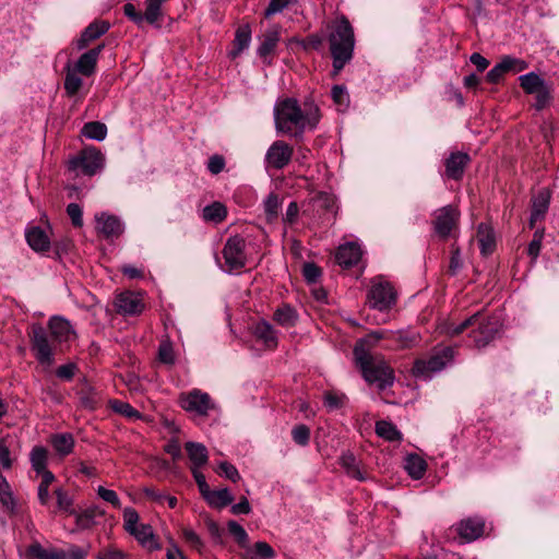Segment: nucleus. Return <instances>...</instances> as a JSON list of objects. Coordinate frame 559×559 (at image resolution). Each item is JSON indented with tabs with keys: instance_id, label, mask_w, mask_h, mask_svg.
Here are the masks:
<instances>
[{
	"instance_id": "1",
	"label": "nucleus",
	"mask_w": 559,
	"mask_h": 559,
	"mask_svg": "<svg viewBox=\"0 0 559 559\" xmlns=\"http://www.w3.org/2000/svg\"><path fill=\"white\" fill-rule=\"evenodd\" d=\"M47 325L49 333L40 324H34L31 334V350L36 360L44 366L53 364L58 346L75 338L72 324L61 316H52Z\"/></svg>"
},
{
	"instance_id": "2",
	"label": "nucleus",
	"mask_w": 559,
	"mask_h": 559,
	"mask_svg": "<svg viewBox=\"0 0 559 559\" xmlns=\"http://www.w3.org/2000/svg\"><path fill=\"white\" fill-rule=\"evenodd\" d=\"M319 120V108L313 102H306L302 110L296 99L286 98L274 109L276 131L296 139H301L307 129H314Z\"/></svg>"
},
{
	"instance_id": "3",
	"label": "nucleus",
	"mask_w": 559,
	"mask_h": 559,
	"mask_svg": "<svg viewBox=\"0 0 559 559\" xmlns=\"http://www.w3.org/2000/svg\"><path fill=\"white\" fill-rule=\"evenodd\" d=\"M380 337L377 333H372L367 338L358 340L353 354L355 364L360 369L364 379L368 383H374L379 390H385L394 383L393 369L381 356H373L369 347V343H376Z\"/></svg>"
},
{
	"instance_id": "4",
	"label": "nucleus",
	"mask_w": 559,
	"mask_h": 559,
	"mask_svg": "<svg viewBox=\"0 0 559 559\" xmlns=\"http://www.w3.org/2000/svg\"><path fill=\"white\" fill-rule=\"evenodd\" d=\"M328 40L333 59V72L338 74L353 59L355 48L354 29L347 17L341 16L335 21Z\"/></svg>"
},
{
	"instance_id": "5",
	"label": "nucleus",
	"mask_w": 559,
	"mask_h": 559,
	"mask_svg": "<svg viewBox=\"0 0 559 559\" xmlns=\"http://www.w3.org/2000/svg\"><path fill=\"white\" fill-rule=\"evenodd\" d=\"M454 354V348L451 346L436 347L427 359L421 358L414 362L413 374L417 379L430 380L453 362Z\"/></svg>"
},
{
	"instance_id": "6",
	"label": "nucleus",
	"mask_w": 559,
	"mask_h": 559,
	"mask_svg": "<svg viewBox=\"0 0 559 559\" xmlns=\"http://www.w3.org/2000/svg\"><path fill=\"white\" fill-rule=\"evenodd\" d=\"M105 166L104 154L94 146L83 148L78 155L71 157L68 162V169L74 173L76 177H92L100 171Z\"/></svg>"
},
{
	"instance_id": "7",
	"label": "nucleus",
	"mask_w": 559,
	"mask_h": 559,
	"mask_svg": "<svg viewBox=\"0 0 559 559\" xmlns=\"http://www.w3.org/2000/svg\"><path fill=\"white\" fill-rule=\"evenodd\" d=\"M226 272L240 270L246 266V240L240 235L230 236L223 248Z\"/></svg>"
},
{
	"instance_id": "8",
	"label": "nucleus",
	"mask_w": 559,
	"mask_h": 559,
	"mask_svg": "<svg viewBox=\"0 0 559 559\" xmlns=\"http://www.w3.org/2000/svg\"><path fill=\"white\" fill-rule=\"evenodd\" d=\"M368 302L372 309L388 311L396 302V293L389 282H374L368 292Z\"/></svg>"
},
{
	"instance_id": "9",
	"label": "nucleus",
	"mask_w": 559,
	"mask_h": 559,
	"mask_svg": "<svg viewBox=\"0 0 559 559\" xmlns=\"http://www.w3.org/2000/svg\"><path fill=\"white\" fill-rule=\"evenodd\" d=\"M180 406L189 413L206 416L210 409L214 408L211 396L199 389L182 393L179 399Z\"/></svg>"
},
{
	"instance_id": "10",
	"label": "nucleus",
	"mask_w": 559,
	"mask_h": 559,
	"mask_svg": "<svg viewBox=\"0 0 559 559\" xmlns=\"http://www.w3.org/2000/svg\"><path fill=\"white\" fill-rule=\"evenodd\" d=\"M293 147L282 140L274 141L264 156L266 167L274 169L285 168L292 160Z\"/></svg>"
},
{
	"instance_id": "11",
	"label": "nucleus",
	"mask_w": 559,
	"mask_h": 559,
	"mask_svg": "<svg viewBox=\"0 0 559 559\" xmlns=\"http://www.w3.org/2000/svg\"><path fill=\"white\" fill-rule=\"evenodd\" d=\"M460 212L452 205L443 206L435 212V231L438 236L445 239L450 236L452 229L456 226Z\"/></svg>"
},
{
	"instance_id": "12",
	"label": "nucleus",
	"mask_w": 559,
	"mask_h": 559,
	"mask_svg": "<svg viewBox=\"0 0 559 559\" xmlns=\"http://www.w3.org/2000/svg\"><path fill=\"white\" fill-rule=\"evenodd\" d=\"M528 63L522 59L504 56L487 74L486 80L489 83H498L507 72H521L527 69Z\"/></svg>"
},
{
	"instance_id": "13",
	"label": "nucleus",
	"mask_w": 559,
	"mask_h": 559,
	"mask_svg": "<svg viewBox=\"0 0 559 559\" xmlns=\"http://www.w3.org/2000/svg\"><path fill=\"white\" fill-rule=\"evenodd\" d=\"M95 223L97 233L107 239L117 238L124 230V224L122 221L118 216L107 212L95 214Z\"/></svg>"
},
{
	"instance_id": "14",
	"label": "nucleus",
	"mask_w": 559,
	"mask_h": 559,
	"mask_svg": "<svg viewBox=\"0 0 559 559\" xmlns=\"http://www.w3.org/2000/svg\"><path fill=\"white\" fill-rule=\"evenodd\" d=\"M500 329L499 321L488 319L486 321L478 320L477 329L473 330L471 337L477 348L487 346L498 334Z\"/></svg>"
},
{
	"instance_id": "15",
	"label": "nucleus",
	"mask_w": 559,
	"mask_h": 559,
	"mask_svg": "<svg viewBox=\"0 0 559 559\" xmlns=\"http://www.w3.org/2000/svg\"><path fill=\"white\" fill-rule=\"evenodd\" d=\"M115 308L122 316H138L144 310V304L139 295L132 292H123L117 295Z\"/></svg>"
},
{
	"instance_id": "16",
	"label": "nucleus",
	"mask_w": 559,
	"mask_h": 559,
	"mask_svg": "<svg viewBox=\"0 0 559 559\" xmlns=\"http://www.w3.org/2000/svg\"><path fill=\"white\" fill-rule=\"evenodd\" d=\"M485 521L479 516H473L462 520L455 530L464 542L471 543L483 535Z\"/></svg>"
},
{
	"instance_id": "17",
	"label": "nucleus",
	"mask_w": 559,
	"mask_h": 559,
	"mask_svg": "<svg viewBox=\"0 0 559 559\" xmlns=\"http://www.w3.org/2000/svg\"><path fill=\"white\" fill-rule=\"evenodd\" d=\"M361 255L360 246L355 242H346L337 248L335 260L340 266L349 269L359 262Z\"/></svg>"
},
{
	"instance_id": "18",
	"label": "nucleus",
	"mask_w": 559,
	"mask_h": 559,
	"mask_svg": "<svg viewBox=\"0 0 559 559\" xmlns=\"http://www.w3.org/2000/svg\"><path fill=\"white\" fill-rule=\"evenodd\" d=\"M471 157L467 153L454 152L445 159V175L453 180H461L465 167L469 164Z\"/></svg>"
},
{
	"instance_id": "19",
	"label": "nucleus",
	"mask_w": 559,
	"mask_h": 559,
	"mask_svg": "<svg viewBox=\"0 0 559 559\" xmlns=\"http://www.w3.org/2000/svg\"><path fill=\"white\" fill-rule=\"evenodd\" d=\"M104 48V45H98L85 51L78 61L72 64V69L84 76H91L96 70L98 57Z\"/></svg>"
},
{
	"instance_id": "20",
	"label": "nucleus",
	"mask_w": 559,
	"mask_h": 559,
	"mask_svg": "<svg viewBox=\"0 0 559 559\" xmlns=\"http://www.w3.org/2000/svg\"><path fill=\"white\" fill-rule=\"evenodd\" d=\"M551 193L548 189L543 188L538 191V193L532 200V210L530 217V227L533 228L537 221H540L546 215L549 203H550Z\"/></svg>"
},
{
	"instance_id": "21",
	"label": "nucleus",
	"mask_w": 559,
	"mask_h": 559,
	"mask_svg": "<svg viewBox=\"0 0 559 559\" xmlns=\"http://www.w3.org/2000/svg\"><path fill=\"white\" fill-rule=\"evenodd\" d=\"M109 29V23L105 21H94L91 23L81 34L80 38H78L74 43L78 50H82L87 47V45L99 38Z\"/></svg>"
},
{
	"instance_id": "22",
	"label": "nucleus",
	"mask_w": 559,
	"mask_h": 559,
	"mask_svg": "<svg viewBox=\"0 0 559 559\" xmlns=\"http://www.w3.org/2000/svg\"><path fill=\"white\" fill-rule=\"evenodd\" d=\"M185 449L187 451L188 457L191 462V468H201L209 462V452L206 447L203 443L188 441L185 444Z\"/></svg>"
},
{
	"instance_id": "23",
	"label": "nucleus",
	"mask_w": 559,
	"mask_h": 559,
	"mask_svg": "<svg viewBox=\"0 0 559 559\" xmlns=\"http://www.w3.org/2000/svg\"><path fill=\"white\" fill-rule=\"evenodd\" d=\"M312 207L319 216H325L329 215L331 217H334L336 213V202L335 197L328 192H319L313 199L311 200Z\"/></svg>"
},
{
	"instance_id": "24",
	"label": "nucleus",
	"mask_w": 559,
	"mask_h": 559,
	"mask_svg": "<svg viewBox=\"0 0 559 559\" xmlns=\"http://www.w3.org/2000/svg\"><path fill=\"white\" fill-rule=\"evenodd\" d=\"M477 240L483 255H488L493 252L496 238L491 226L480 223L477 228Z\"/></svg>"
},
{
	"instance_id": "25",
	"label": "nucleus",
	"mask_w": 559,
	"mask_h": 559,
	"mask_svg": "<svg viewBox=\"0 0 559 559\" xmlns=\"http://www.w3.org/2000/svg\"><path fill=\"white\" fill-rule=\"evenodd\" d=\"M253 334L258 340L262 341L266 347H276L277 332L267 321H259L253 328Z\"/></svg>"
},
{
	"instance_id": "26",
	"label": "nucleus",
	"mask_w": 559,
	"mask_h": 559,
	"mask_svg": "<svg viewBox=\"0 0 559 559\" xmlns=\"http://www.w3.org/2000/svg\"><path fill=\"white\" fill-rule=\"evenodd\" d=\"M251 43V28L249 24L240 25L235 33L234 48L229 52V57L235 59L243 50L249 48Z\"/></svg>"
},
{
	"instance_id": "27",
	"label": "nucleus",
	"mask_w": 559,
	"mask_h": 559,
	"mask_svg": "<svg viewBox=\"0 0 559 559\" xmlns=\"http://www.w3.org/2000/svg\"><path fill=\"white\" fill-rule=\"evenodd\" d=\"M132 536L136 538V540L150 551L158 550L160 545L156 540L153 528L150 524H141L135 527L133 533H130Z\"/></svg>"
},
{
	"instance_id": "28",
	"label": "nucleus",
	"mask_w": 559,
	"mask_h": 559,
	"mask_svg": "<svg viewBox=\"0 0 559 559\" xmlns=\"http://www.w3.org/2000/svg\"><path fill=\"white\" fill-rule=\"evenodd\" d=\"M274 557V549L265 542H257L253 546L247 544L241 554L242 559H272Z\"/></svg>"
},
{
	"instance_id": "29",
	"label": "nucleus",
	"mask_w": 559,
	"mask_h": 559,
	"mask_svg": "<svg viewBox=\"0 0 559 559\" xmlns=\"http://www.w3.org/2000/svg\"><path fill=\"white\" fill-rule=\"evenodd\" d=\"M63 70H64L63 87H64L66 94L69 97H73L79 93L80 88L82 87L83 80L79 75L80 72H76L75 70L72 69V63L70 61L67 62Z\"/></svg>"
},
{
	"instance_id": "30",
	"label": "nucleus",
	"mask_w": 559,
	"mask_h": 559,
	"mask_svg": "<svg viewBox=\"0 0 559 559\" xmlns=\"http://www.w3.org/2000/svg\"><path fill=\"white\" fill-rule=\"evenodd\" d=\"M26 240L29 247L35 251H46L49 249V238L44 229L39 226L29 228L26 231Z\"/></svg>"
},
{
	"instance_id": "31",
	"label": "nucleus",
	"mask_w": 559,
	"mask_h": 559,
	"mask_svg": "<svg viewBox=\"0 0 559 559\" xmlns=\"http://www.w3.org/2000/svg\"><path fill=\"white\" fill-rule=\"evenodd\" d=\"M404 468L413 479H420L427 469L426 461L416 453L408 454L405 457Z\"/></svg>"
},
{
	"instance_id": "32",
	"label": "nucleus",
	"mask_w": 559,
	"mask_h": 559,
	"mask_svg": "<svg viewBox=\"0 0 559 559\" xmlns=\"http://www.w3.org/2000/svg\"><path fill=\"white\" fill-rule=\"evenodd\" d=\"M50 443L60 456H67L73 451L75 442L72 433L63 432L52 435Z\"/></svg>"
},
{
	"instance_id": "33",
	"label": "nucleus",
	"mask_w": 559,
	"mask_h": 559,
	"mask_svg": "<svg viewBox=\"0 0 559 559\" xmlns=\"http://www.w3.org/2000/svg\"><path fill=\"white\" fill-rule=\"evenodd\" d=\"M273 319L277 324L290 328L297 323L298 313L290 305L284 304L275 310Z\"/></svg>"
},
{
	"instance_id": "34",
	"label": "nucleus",
	"mask_w": 559,
	"mask_h": 559,
	"mask_svg": "<svg viewBox=\"0 0 559 559\" xmlns=\"http://www.w3.org/2000/svg\"><path fill=\"white\" fill-rule=\"evenodd\" d=\"M280 41V33L277 29L272 28L265 32L261 38V44L257 49V55L261 58H266L276 48Z\"/></svg>"
},
{
	"instance_id": "35",
	"label": "nucleus",
	"mask_w": 559,
	"mask_h": 559,
	"mask_svg": "<svg viewBox=\"0 0 559 559\" xmlns=\"http://www.w3.org/2000/svg\"><path fill=\"white\" fill-rule=\"evenodd\" d=\"M204 499L211 507L223 509L234 501V496L228 488H222L210 490V493H207Z\"/></svg>"
},
{
	"instance_id": "36",
	"label": "nucleus",
	"mask_w": 559,
	"mask_h": 559,
	"mask_svg": "<svg viewBox=\"0 0 559 559\" xmlns=\"http://www.w3.org/2000/svg\"><path fill=\"white\" fill-rule=\"evenodd\" d=\"M519 81L521 87L527 94H534L548 85L546 81L535 72H528L526 74L520 75Z\"/></svg>"
},
{
	"instance_id": "37",
	"label": "nucleus",
	"mask_w": 559,
	"mask_h": 559,
	"mask_svg": "<svg viewBox=\"0 0 559 559\" xmlns=\"http://www.w3.org/2000/svg\"><path fill=\"white\" fill-rule=\"evenodd\" d=\"M107 131V126L104 122L91 121L83 126L81 133L90 140L102 142L106 139Z\"/></svg>"
},
{
	"instance_id": "38",
	"label": "nucleus",
	"mask_w": 559,
	"mask_h": 559,
	"mask_svg": "<svg viewBox=\"0 0 559 559\" xmlns=\"http://www.w3.org/2000/svg\"><path fill=\"white\" fill-rule=\"evenodd\" d=\"M227 216V209L221 202H213L203 209L202 217L205 222L218 224Z\"/></svg>"
},
{
	"instance_id": "39",
	"label": "nucleus",
	"mask_w": 559,
	"mask_h": 559,
	"mask_svg": "<svg viewBox=\"0 0 559 559\" xmlns=\"http://www.w3.org/2000/svg\"><path fill=\"white\" fill-rule=\"evenodd\" d=\"M376 433L390 442L401 441L402 433L395 425L386 420H379L376 423Z\"/></svg>"
},
{
	"instance_id": "40",
	"label": "nucleus",
	"mask_w": 559,
	"mask_h": 559,
	"mask_svg": "<svg viewBox=\"0 0 559 559\" xmlns=\"http://www.w3.org/2000/svg\"><path fill=\"white\" fill-rule=\"evenodd\" d=\"M341 465L345 468L348 476L358 479L360 481L366 480V476L359 469L357 460L352 452H344L341 455Z\"/></svg>"
},
{
	"instance_id": "41",
	"label": "nucleus",
	"mask_w": 559,
	"mask_h": 559,
	"mask_svg": "<svg viewBox=\"0 0 559 559\" xmlns=\"http://www.w3.org/2000/svg\"><path fill=\"white\" fill-rule=\"evenodd\" d=\"M0 503L10 513L15 511V499L9 483L2 475H0Z\"/></svg>"
},
{
	"instance_id": "42",
	"label": "nucleus",
	"mask_w": 559,
	"mask_h": 559,
	"mask_svg": "<svg viewBox=\"0 0 559 559\" xmlns=\"http://www.w3.org/2000/svg\"><path fill=\"white\" fill-rule=\"evenodd\" d=\"M102 514L97 507L88 508L76 515V524L82 530L90 528L95 524L96 518Z\"/></svg>"
},
{
	"instance_id": "43",
	"label": "nucleus",
	"mask_w": 559,
	"mask_h": 559,
	"mask_svg": "<svg viewBox=\"0 0 559 559\" xmlns=\"http://www.w3.org/2000/svg\"><path fill=\"white\" fill-rule=\"evenodd\" d=\"M31 464L36 473L47 468V450L44 447H34L31 451Z\"/></svg>"
},
{
	"instance_id": "44",
	"label": "nucleus",
	"mask_w": 559,
	"mask_h": 559,
	"mask_svg": "<svg viewBox=\"0 0 559 559\" xmlns=\"http://www.w3.org/2000/svg\"><path fill=\"white\" fill-rule=\"evenodd\" d=\"M479 319H480V313L477 312V313L466 318L464 321H462L459 324L450 323L445 329V333L451 336L459 335V334L463 333L466 329L476 325Z\"/></svg>"
},
{
	"instance_id": "45",
	"label": "nucleus",
	"mask_w": 559,
	"mask_h": 559,
	"mask_svg": "<svg viewBox=\"0 0 559 559\" xmlns=\"http://www.w3.org/2000/svg\"><path fill=\"white\" fill-rule=\"evenodd\" d=\"M227 528L229 534L233 536L235 542L243 549L246 545L248 544V533L246 530L236 521L230 520L227 523Z\"/></svg>"
},
{
	"instance_id": "46",
	"label": "nucleus",
	"mask_w": 559,
	"mask_h": 559,
	"mask_svg": "<svg viewBox=\"0 0 559 559\" xmlns=\"http://www.w3.org/2000/svg\"><path fill=\"white\" fill-rule=\"evenodd\" d=\"M167 0H145V21L155 24L162 14V4Z\"/></svg>"
},
{
	"instance_id": "47",
	"label": "nucleus",
	"mask_w": 559,
	"mask_h": 559,
	"mask_svg": "<svg viewBox=\"0 0 559 559\" xmlns=\"http://www.w3.org/2000/svg\"><path fill=\"white\" fill-rule=\"evenodd\" d=\"M80 405L86 409H95L98 404V396L95 390L91 386L81 389L79 392Z\"/></svg>"
},
{
	"instance_id": "48",
	"label": "nucleus",
	"mask_w": 559,
	"mask_h": 559,
	"mask_svg": "<svg viewBox=\"0 0 559 559\" xmlns=\"http://www.w3.org/2000/svg\"><path fill=\"white\" fill-rule=\"evenodd\" d=\"M393 340L400 343L401 347L408 348L418 344L419 335L412 331H397L393 334Z\"/></svg>"
},
{
	"instance_id": "49",
	"label": "nucleus",
	"mask_w": 559,
	"mask_h": 559,
	"mask_svg": "<svg viewBox=\"0 0 559 559\" xmlns=\"http://www.w3.org/2000/svg\"><path fill=\"white\" fill-rule=\"evenodd\" d=\"M331 95L340 110H344L349 106V95L345 86L334 85L332 87Z\"/></svg>"
},
{
	"instance_id": "50",
	"label": "nucleus",
	"mask_w": 559,
	"mask_h": 559,
	"mask_svg": "<svg viewBox=\"0 0 559 559\" xmlns=\"http://www.w3.org/2000/svg\"><path fill=\"white\" fill-rule=\"evenodd\" d=\"M110 406L112 411L128 418H140V413L127 402L114 400L110 402Z\"/></svg>"
},
{
	"instance_id": "51",
	"label": "nucleus",
	"mask_w": 559,
	"mask_h": 559,
	"mask_svg": "<svg viewBox=\"0 0 559 559\" xmlns=\"http://www.w3.org/2000/svg\"><path fill=\"white\" fill-rule=\"evenodd\" d=\"M158 359L160 362L166 365H173L175 362V353L170 341H163L158 347Z\"/></svg>"
},
{
	"instance_id": "52",
	"label": "nucleus",
	"mask_w": 559,
	"mask_h": 559,
	"mask_svg": "<svg viewBox=\"0 0 559 559\" xmlns=\"http://www.w3.org/2000/svg\"><path fill=\"white\" fill-rule=\"evenodd\" d=\"M543 238L544 229H537L533 235V239L528 243L527 254L532 258L533 261H535L539 255Z\"/></svg>"
},
{
	"instance_id": "53",
	"label": "nucleus",
	"mask_w": 559,
	"mask_h": 559,
	"mask_svg": "<svg viewBox=\"0 0 559 559\" xmlns=\"http://www.w3.org/2000/svg\"><path fill=\"white\" fill-rule=\"evenodd\" d=\"M264 212L269 219H272L277 216L278 210L281 207V201L275 193H270L267 198L264 200Z\"/></svg>"
},
{
	"instance_id": "54",
	"label": "nucleus",
	"mask_w": 559,
	"mask_h": 559,
	"mask_svg": "<svg viewBox=\"0 0 559 559\" xmlns=\"http://www.w3.org/2000/svg\"><path fill=\"white\" fill-rule=\"evenodd\" d=\"M535 94V104L534 108L536 110L545 109L551 100V88L549 85H546L540 91L534 93Z\"/></svg>"
},
{
	"instance_id": "55",
	"label": "nucleus",
	"mask_w": 559,
	"mask_h": 559,
	"mask_svg": "<svg viewBox=\"0 0 559 559\" xmlns=\"http://www.w3.org/2000/svg\"><path fill=\"white\" fill-rule=\"evenodd\" d=\"M321 269L313 262H307L302 267V275L309 284H314L321 277Z\"/></svg>"
},
{
	"instance_id": "56",
	"label": "nucleus",
	"mask_w": 559,
	"mask_h": 559,
	"mask_svg": "<svg viewBox=\"0 0 559 559\" xmlns=\"http://www.w3.org/2000/svg\"><path fill=\"white\" fill-rule=\"evenodd\" d=\"M293 440L299 445H307L310 440V429L306 425H297L292 430Z\"/></svg>"
},
{
	"instance_id": "57",
	"label": "nucleus",
	"mask_w": 559,
	"mask_h": 559,
	"mask_svg": "<svg viewBox=\"0 0 559 559\" xmlns=\"http://www.w3.org/2000/svg\"><path fill=\"white\" fill-rule=\"evenodd\" d=\"M123 520H124V530L128 533H133L135 527H138L139 522V513L133 508H126L123 510Z\"/></svg>"
},
{
	"instance_id": "58",
	"label": "nucleus",
	"mask_w": 559,
	"mask_h": 559,
	"mask_svg": "<svg viewBox=\"0 0 559 559\" xmlns=\"http://www.w3.org/2000/svg\"><path fill=\"white\" fill-rule=\"evenodd\" d=\"M67 214L74 227L83 226V210L78 203H70L67 206Z\"/></svg>"
},
{
	"instance_id": "59",
	"label": "nucleus",
	"mask_w": 559,
	"mask_h": 559,
	"mask_svg": "<svg viewBox=\"0 0 559 559\" xmlns=\"http://www.w3.org/2000/svg\"><path fill=\"white\" fill-rule=\"evenodd\" d=\"M97 495L99 498H102L104 501L110 503L114 508L119 509L121 507V501L115 490L107 489L103 486H99L97 488Z\"/></svg>"
},
{
	"instance_id": "60",
	"label": "nucleus",
	"mask_w": 559,
	"mask_h": 559,
	"mask_svg": "<svg viewBox=\"0 0 559 559\" xmlns=\"http://www.w3.org/2000/svg\"><path fill=\"white\" fill-rule=\"evenodd\" d=\"M218 468H219L221 475L225 476L227 479L231 480L233 483H237L241 478L236 466H234L233 464H230L226 461L221 462L218 465Z\"/></svg>"
},
{
	"instance_id": "61",
	"label": "nucleus",
	"mask_w": 559,
	"mask_h": 559,
	"mask_svg": "<svg viewBox=\"0 0 559 559\" xmlns=\"http://www.w3.org/2000/svg\"><path fill=\"white\" fill-rule=\"evenodd\" d=\"M292 3V0H270L269 5L264 11L265 17H271L277 13H281Z\"/></svg>"
},
{
	"instance_id": "62",
	"label": "nucleus",
	"mask_w": 559,
	"mask_h": 559,
	"mask_svg": "<svg viewBox=\"0 0 559 559\" xmlns=\"http://www.w3.org/2000/svg\"><path fill=\"white\" fill-rule=\"evenodd\" d=\"M192 476L198 485L199 491L203 498L206 497L207 493H210V486L206 483L205 476L202 472H200V468H191Z\"/></svg>"
},
{
	"instance_id": "63",
	"label": "nucleus",
	"mask_w": 559,
	"mask_h": 559,
	"mask_svg": "<svg viewBox=\"0 0 559 559\" xmlns=\"http://www.w3.org/2000/svg\"><path fill=\"white\" fill-rule=\"evenodd\" d=\"M27 554L31 559H49L50 556V551L46 550L40 544L31 545Z\"/></svg>"
},
{
	"instance_id": "64",
	"label": "nucleus",
	"mask_w": 559,
	"mask_h": 559,
	"mask_svg": "<svg viewBox=\"0 0 559 559\" xmlns=\"http://www.w3.org/2000/svg\"><path fill=\"white\" fill-rule=\"evenodd\" d=\"M97 559H126V555L116 548H104L98 552Z\"/></svg>"
}]
</instances>
